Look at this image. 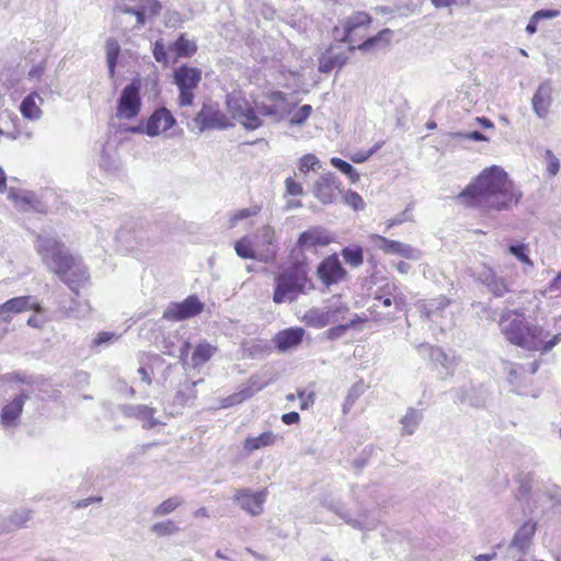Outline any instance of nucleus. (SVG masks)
I'll return each mask as SVG.
<instances>
[{
	"label": "nucleus",
	"mask_w": 561,
	"mask_h": 561,
	"mask_svg": "<svg viewBox=\"0 0 561 561\" xmlns=\"http://www.w3.org/2000/svg\"><path fill=\"white\" fill-rule=\"evenodd\" d=\"M522 198L508 178V174L497 165L484 169L459 195L462 204L484 211L508 210Z\"/></svg>",
	"instance_id": "obj_1"
},
{
	"label": "nucleus",
	"mask_w": 561,
	"mask_h": 561,
	"mask_svg": "<svg viewBox=\"0 0 561 561\" xmlns=\"http://www.w3.org/2000/svg\"><path fill=\"white\" fill-rule=\"evenodd\" d=\"M35 250L49 271L60 277L69 288L77 291L89 278V273L80 257L71 255L56 237L39 233Z\"/></svg>",
	"instance_id": "obj_2"
},
{
	"label": "nucleus",
	"mask_w": 561,
	"mask_h": 561,
	"mask_svg": "<svg viewBox=\"0 0 561 561\" xmlns=\"http://www.w3.org/2000/svg\"><path fill=\"white\" fill-rule=\"evenodd\" d=\"M500 328L506 340L528 351L549 352L561 340V334L549 337L541 327L526 322L524 316L516 310L501 314Z\"/></svg>",
	"instance_id": "obj_3"
},
{
	"label": "nucleus",
	"mask_w": 561,
	"mask_h": 561,
	"mask_svg": "<svg viewBox=\"0 0 561 561\" xmlns=\"http://www.w3.org/2000/svg\"><path fill=\"white\" fill-rule=\"evenodd\" d=\"M312 288L307 265L296 262L275 277L273 301L277 305L293 302L299 295Z\"/></svg>",
	"instance_id": "obj_4"
},
{
	"label": "nucleus",
	"mask_w": 561,
	"mask_h": 561,
	"mask_svg": "<svg viewBox=\"0 0 561 561\" xmlns=\"http://www.w3.org/2000/svg\"><path fill=\"white\" fill-rule=\"evenodd\" d=\"M370 22L371 18L366 12H356L343 22L341 41L350 44V51L355 49L369 51L376 47H383L389 43L391 32L390 30H383L377 35L367 38L357 46L354 45L357 38L362 37V33L367 30Z\"/></svg>",
	"instance_id": "obj_5"
},
{
	"label": "nucleus",
	"mask_w": 561,
	"mask_h": 561,
	"mask_svg": "<svg viewBox=\"0 0 561 561\" xmlns=\"http://www.w3.org/2000/svg\"><path fill=\"white\" fill-rule=\"evenodd\" d=\"M405 307V297L399 287L393 283H388L379 289L369 307V312L375 319L393 321L397 313L403 311Z\"/></svg>",
	"instance_id": "obj_6"
},
{
	"label": "nucleus",
	"mask_w": 561,
	"mask_h": 561,
	"mask_svg": "<svg viewBox=\"0 0 561 561\" xmlns=\"http://www.w3.org/2000/svg\"><path fill=\"white\" fill-rule=\"evenodd\" d=\"M202 80V70L186 65L180 66L174 70L173 82L179 89L180 106H190L193 104L194 90Z\"/></svg>",
	"instance_id": "obj_7"
},
{
	"label": "nucleus",
	"mask_w": 561,
	"mask_h": 561,
	"mask_svg": "<svg viewBox=\"0 0 561 561\" xmlns=\"http://www.w3.org/2000/svg\"><path fill=\"white\" fill-rule=\"evenodd\" d=\"M26 310H42V306L36 301L33 296H20L7 300L0 306V339L4 337L10 329L14 314Z\"/></svg>",
	"instance_id": "obj_8"
},
{
	"label": "nucleus",
	"mask_w": 561,
	"mask_h": 561,
	"mask_svg": "<svg viewBox=\"0 0 561 561\" xmlns=\"http://www.w3.org/2000/svg\"><path fill=\"white\" fill-rule=\"evenodd\" d=\"M227 106L234 119L239 121L245 129L254 130L262 126V119L251 104L239 94L227 96Z\"/></svg>",
	"instance_id": "obj_9"
},
{
	"label": "nucleus",
	"mask_w": 561,
	"mask_h": 561,
	"mask_svg": "<svg viewBox=\"0 0 561 561\" xmlns=\"http://www.w3.org/2000/svg\"><path fill=\"white\" fill-rule=\"evenodd\" d=\"M253 247L260 253V262L271 263L278 252V240L274 227L265 225L259 228L253 236Z\"/></svg>",
	"instance_id": "obj_10"
},
{
	"label": "nucleus",
	"mask_w": 561,
	"mask_h": 561,
	"mask_svg": "<svg viewBox=\"0 0 561 561\" xmlns=\"http://www.w3.org/2000/svg\"><path fill=\"white\" fill-rule=\"evenodd\" d=\"M335 234L322 226H312L302 231L296 242V249L299 252L310 251L317 248H323L334 242Z\"/></svg>",
	"instance_id": "obj_11"
},
{
	"label": "nucleus",
	"mask_w": 561,
	"mask_h": 561,
	"mask_svg": "<svg viewBox=\"0 0 561 561\" xmlns=\"http://www.w3.org/2000/svg\"><path fill=\"white\" fill-rule=\"evenodd\" d=\"M204 310V302L192 295L181 302H172L164 310L162 318L168 321H183L198 316Z\"/></svg>",
	"instance_id": "obj_12"
},
{
	"label": "nucleus",
	"mask_w": 561,
	"mask_h": 561,
	"mask_svg": "<svg viewBox=\"0 0 561 561\" xmlns=\"http://www.w3.org/2000/svg\"><path fill=\"white\" fill-rule=\"evenodd\" d=\"M201 131L206 129H225L230 126L229 118L217 103L204 104L194 118Z\"/></svg>",
	"instance_id": "obj_13"
},
{
	"label": "nucleus",
	"mask_w": 561,
	"mask_h": 561,
	"mask_svg": "<svg viewBox=\"0 0 561 561\" xmlns=\"http://www.w3.org/2000/svg\"><path fill=\"white\" fill-rule=\"evenodd\" d=\"M141 106V100L139 94V85L135 82L126 85L117 102L116 116L121 119H133L135 118Z\"/></svg>",
	"instance_id": "obj_14"
},
{
	"label": "nucleus",
	"mask_w": 561,
	"mask_h": 561,
	"mask_svg": "<svg viewBox=\"0 0 561 561\" xmlns=\"http://www.w3.org/2000/svg\"><path fill=\"white\" fill-rule=\"evenodd\" d=\"M369 239L377 249L381 250L386 254L400 255L404 259L413 261L421 259V251L411 247L410 244L397 240H390L379 234H371Z\"/></svg>",
	"instance_id": "obj_15"
},
{
	"label": "nucleus",
	"mask_w": 561,
	"mask_h": 561,
	"mask_svg": "<svg viewBox=\"0 0 561 561\" xmlns=\"http://www.w3.org/2000/svg\"><path fill=\"white\" fill-rule=\"evenodd\" d=\"M266 497V489L254 492L251 489L244 488L236 491L233 501L251 516H259L263 513Z\"/></svg>",
	"instance_id": "obj_16"
},
{
	"label": "nucleus",
	"mask_w": 561,
	"mask_h": 561,
	"mask_svg": "<svg viewBox=\"0 0 561 561\" xmlns=\"http://www.w3.org/2000/svg\"><path fill=\"white\" fill-rule=\"evenodd\" d=\"M134 3L129 5L122 3L117 10L123 13L136 15V26L139 28L145 25L147 18H153L160 13L161 4L158 0H128Z\"/></svg>",
	"instance_id": "obj_17"
},
{
	"label": "nucleus",
	"mask_w": 561,
	"mask_h": 561,
	"mask_svg": "<svg viewBox=\"0 0 561 561\" xmlns=\"http://www.w3.org/2000/svg\"><path fill=\"white\" fill-rule=\"evenodd\" d=\"M318 277L321 282L330 287L331 285L337 284L346 276V271L342 266L336 254H332L325 257L317 268Z\"/></svg>",
	"instance_id": "obj_18"
},
{
	"label": "nucleus",
	"mask_w": 561,
	"mask_h": 561,
	"mask_svg": "<svg viewBox=\"0 0 561 561\" xmlns=\"http://www.w3.org/2000/svg\"><path fill=\"white\" fill-rule=\"evenodd\" d=\"M340 182L332 172L322 174L314 183L313 194L322 204H331L340 192Z\"/></svg>",
	"instance_id": "obj_19"
},
{
	"label": "nucleus",
	"mask_w": 561,
	"mask_h": 561,
	"mask_svg": "<svg viewBox=\"0 0 561 561\" xmlns=\"http://www.w3.org/2000/svg\"><path fill=\"white\" fill-rule=\"evenodd\" d=\"M270 380H261L257 376L249 378L247 383L236 393H232L222 400V408H229L243 402L253 397L256 392L264 389Z\"/></svg>",
	"instance_id": "obj_20"
},
{
	"label": "nucleus",
	"mask_w": 561,
	"mask_h": 561,
	"mask_svg": "<svg viewBox=\"0 0 561 561\" xmlns=\"http://www.w3.org/2000/svg\"><path fill=\"white\" fill-rule=\"evenodd\" d=\"M25 393L18 394L12 401L8 402L1 410L0 422L3 427H15L18 420L23 411L25 401L27 400Z\"/></svg>",
	"instance_id": "obj_21"
},
{
	"label": "nucleus",
	"mask_w": 561,
	"mask_h": 561,
	"mask_svg": "<svg viewBox=\"0 0 561 561\" xmlns=\"http://www.w3.org/2000/svg\"><path fill=\"white\" fill-rule=\"evenodd\" d=\"M175 123L174 117L165 107L153 112L146 125V134L153 137L170 129Z\"/></svg>",
	"instance_id": "obj_22"
},
{
	"label": "nucleus",
	"mask_w": 561,
	"mask_h": 561,
	"mask_svg": "<svg viewBox=\"0 0 561 561\" xmlns=\"http://www.w3.org/2000/svg\"><path fill=\"white\" fill-rule=\"evenodd\" d=\"M421 350L428 354L431 360L436 365L440 366L444 371H440L443 376H450L454 374L457 366L456 357L451 354L444 352L440 347L432 345H422Z\"/></svg>",
	"instance_id": "obj_23"
},
{
	"label": "nucleus",
	"mask_w": 561,
	"mask_h": 561,
	"mask_svg": "<svg viewBox=\"0 0 561 561\" xmlns=\"http://www.w3.org/2000/svg\"><path fill=\"white\" fill-rule=\"evenodd\" d=\"M552 102V85L550 81H543L533 96L531 104L534 112L545 118L548 115Z\"/></svg>",
	"instance_id": "obj_24"
},
{
	"label": "nucleus",
	"mask_w": 561,
	"mask_h": 561,
	"mask_svg": "<svg viewBox=\"0 0 561 561\" xmlns=\"http://www.w3.org/2000/svg\"><path fill=\"white\" fill-rule=\"evenodd\" d=\"M305 330L301 328H289L278 332L273 342L275 347L284 353L301 343Z\"/></svg>",
	"instance_id": "obj_25"
},
{
	"label": "nucleus",
	"mask_w": 561,
	"mask_h": 561,
	"mask_svg": "<svg viewBox=\"0 0 561 561\" xmlns=\"http://www.w3.org/2000/svg\"><path fill=\"white\" fill-rule=\"evenodd\" d=\"M119 410L126 417H136L145 421L146 423L144 424V426L147 428H152L159 424L158 420L153 417L156 410L148 405L124 404L121 405Z\"/></svg>",
	"instance_id": "obj_26"
},
{
	"label": "nucleus",
	"mask_w": 561,
	"mask_h": 561,
	"mask_svg": "<svg viewBox=\"0 0 561 561\" xmlns=\"http://www.w3.org/2000/svg\"><path fill=\"white\" fill-rule=\"evenodd\" d=\"M478 279L495 296L503 297L510 291L508 285L491 268H484L478 274Z\"/></svg>",
	"instance_id": "obj_27"
},
{
	"label": "nucleus",
	"mask_w": 561,
	"mask_h": 561,
	"mask_svg": "<svg viewBox=\"0 0 561 561\" xmlns=\"http://www.w3.org/2000/svg\"><path fill=\"white\" fill-rule=\"evenodd\" d=\"M536 533V523L528 520L524 523L516 531L511 548L517 549L520 554H524L531 543V539Z\"/></svg>",
	"instance_id": "obj_28"
},
{
	"label": "nucleus",
	"mask_w": 561,
	"mask_h": 561,
	"mask_svg": "<svg viewBox=\"0 0 561 561\" xmlns=\"http://www.w3.org/2000/svg\"><path fill=\"white\" fill-rule=\"evenodd\" d=\"M43 103V98L37 92H32L21 102L20 112L24 118L37 121L43 115V111L41 110Z\"/></svg>",
	"instance_id": "obj_29"
},
{
	"label": "nucleus",
	"mask_w": 561,
	"mask_h": 561,
	"mask_svg": "<svg viewBox=\"0 0 561 561\" xmlns=\"http://www.w3.org/2000/svg\"><path fill=\"white\" fill-rule=\"evenodd\" d=\"M337 514L340 515L341 518L344 519V522L347 525H350L351 527H353L355 529L363 530V531H368V530L375 529L379 523V519L376 516H374L367 512L360 513L357 518L351 517L345 512L337 513Z\"/></svg>",
	"instance_id": "obj_30"
},
{
	"label": "nucleus",
	"mask_w": 561,
	"mask_h": 561,
	"mask_svg": "<svg viewBox=\"0 0 561 561\" xmlns=\"http://www.w3.org/2000/svg\"><path fill=\"white\" fill-rule=\"evenodd\" d=\"M304 319L308 325L316 329H321L328 324L335 323V319L330 316L329 308H311L305 313Z\"/></svg>",
	"instance_id": "obj_31"
},
{
	"label": "nucleus",
	"mask_w": 561,
	"mask_h": 561,
	"mask_svg": "<svg viewBox=\"0 0 561 561\" xmlns=\"http://www.w3.org/2000/svg\"><path fill=\"white\" fill-rule=\"evenodd\" d=\"M254 111H256V115L261 118L271 117L274 122H279L286 115L291 113V106H280L278 104H265V103H256Z\"/></svg>",
	"instance_id": "obj_32"
},
{
	"label": "nucleus",
	"mask_w": 561,
	"mask_h": 561,
	"mask_svg": "<svg viewBox=\"0 0 561 561\" xmlns=\"http://www.w3.org/2000/svg\"><path fill=\"white\" fill-rule=\"evenodd\" d=\"M32 518V511L28 508H19L14 511L8 522L0 525L1 533H10L13 529L25 527L26 523Z\"/></svg>",
	"instance_id": "obj_33"
},
{
	"label": "nucleus",
	"mask_w": 561,
	"mask_h": 561,
	"mask_svg": "<svg viewBox=\"0 0 561 561\" xmlns=\"http://www.w3.org/2000/svg\"><path fill=\"white\" fill-rule=\"evenodd\" d=\"M348 56L344 53L335 54L333 49L328 50L319 59V71L322 73H329L335 67L341 68L347 61Z\"/></svg>",
	"instance_id": "obj_34"
},
{
	"label": "nucleus",
	"mask_w": 561,
	"mask_h": 561,
	"mask_svg": "<svg viewBox=\"0 0 561 561\" xmlns=\"http://www.w3.org/2000/svg\"><path fill=\"white\" fill-rule=\"evenodd\" d=\"M423 420V412L414 408H409L407 413L400 419L401 435H412Z\"/></svg>",
	"instance_id": "obj_35"
},
{
	"label": "nucleus",
	"mask_w": 561,
	"mask_h": 561,
	"mask_svg": "<svg viewBox=\"0 0 561 561\" xmlns=\"http://www.w3.org/2000/svg\"><path fill=\"white\" fill-rule=\"evenodd\" d=\"M217 352V347L211 345L207 341L199 342L192 355V366L199 367L207 363L214 354Z\"/></svg>",
	"instance_id": "obj_36"
},
{
	"label": "nucleus",
	"mask_w": 561,
	"mask_h": 561,
	"mask_svg": "<svg viewBox=\"0 0 561 561\" xmlns=\"http://www.w3.org/2000/svg\"><path fill=\"white\" fill-rule=\"evenodd\" d=\"M275 442L276 435L268 431L260 434L256 437H248L244 440L243 447L249 454H252L260 448L273 446Z\"/></svg>",
	"instance_id": "obj_37"
},
{
	"label": "nucleus",
	"mask_w": 561,
	"mask_h": 561,
	"mask_svg": "<svg viewBox=\"0 0 561 561\" xmlns=\"http://www.w3.org/2000/svg\"><path fill=\"white\" fill-rule=\"evenodd\" d=\"M105 53H106V65L108 69L110 78L113 79L115 77V69L118 60V56L121 54V46L118 42L110 37L105 42Z\"/></svg>",
	"instance_id": "obj_38"
},
{
	"label": "nucleus",
	"mask_w": 561,
	"mask_h": 561,
	"mask_svg": "<svg viewBox=\"0 0 561 561\" xmlns=\"http://www.w3.org/2000/svg\"><path fill=\"white\" fill-rule=\"evenodd\" d=\"M448 305L449 300L446 297L440 296L425 302L422 306V313H424L428 320L435 321Z\"/></svg>",
	"instance_id": "obj_39"
},
{
	"label": "nucleus",
	"mask_w": 561,
	"mask_h": 561,
	"mask_svg": "<svg viewBox=\"0 0 561 561\" xmlns=\"http://www.w3.org/2000/svg\"><path fill=\"white\" fill-rule=\"evenodd\" d=\"M234 250L237 255L241 259L256 260L260 262V253L253 247V241L250 237H243L236 241Z\"/></svg>",
	"instance_id": "obj_40"
},
{
	"label": "nucleus",
	"mask_w": 561,
	"mask_h": 561,
	"mask_svg": "<svg viewBox=\"0 0 561 561\" xmlns=\"http://www.w3.org/2000/svg\"><path fill=\"white\" fill-rule=\"evenodd\" d=\"M170 50L176 53L178 57H191L197 50L195 42L188 39L185 34H181L179 38L169 47Z\"/></svg>",
	"instance_id": "obj_41"
},
{
	"label": "nucleus",
	"mask_w": 561,
	"mask_h": 561,
	"mask_svg": "<svg viewBox=\"0 0 561 561\" xmlns=\"http://www.w3.org/2000/svg\"><path fill=\"white\" fill-rule=\"evenodd\" d=\"M116 238L128 249H133L136 245H142L141 231H131L127 228H121L117 231Z\"/></svg>",
	"instance_id": "obj_42"
},
{
	"label": "nucleus",
	"mask_w": 561,
	"mask_h": 561,
	"mask_svg": "<svg viewBox=\"0 0 561 561\" xmlns=\"http://www.w3.org/2000/svg\"><path fill=\"white\" fill-rule=\"evenodd\" d=\"M341 254L345 263L351 265L352 267H358L363 264V249L359 245L345 247L344 249H342Z\"/></svg>",
	"instance_id": "obj_43"
},
{
	"label": "nucleus",
	"mask_w": 561,
	"mask_h": 561,
	"mask_svg": "<svg viewBox=\"0 0 561 561\" xmlns=\"http://www.w3.org/2000/svg\"><path fill=\"white\" fill-rule=\"evenodd\" d=\"M150 531L158 537H167L178 534L180 527L172 519L158 522L150 527Z\"/></svg>",
	"instance_id": "obj_44"
},
{
	"label": "nucleus",
	"mask_w": 561,
	"mask_h": 561,
	"mask_svg": "<svg viewBox=\"0 0 561 561\" xmlns=\"http://www.w3.org/2000/svg\"><path fill=\"white\" fill-rule=\"evenodd\" d=\"M182 499L179 496L169 497L152 510V515L154 517L169 515L174 512L182 504Z\"/></svg>",
	"instance_id": "obj_45"
},
{
	"label": "nucleus",
	"mask_w": 561,
	"mask_h": 561,
	"mask_svg": "<svg viewBox=\"0 0 561 561\" xmlns=\"http://www.w3.org/2000/svg\"><path fill=\"white\" fill-rule=\"evenodd\" d=\"M331 164L334 168H336L337 170H340L342 173L347 175L353 183H355V182H357L359 180L358 172L348 162H346V161H344V160H342L340 158H335L334 157V158L331 159Z\"/></svg>",
	"instance_id": "obj_46"
},
{
	"label": "nucleus",
	"mask_w": 561,
	"mask_h": 561,
	"mask_svg": "<svg viewBox=\"0 0 561 561\" xmlns=\"http://www.w3.org/2000/svg\"><path fill=\"white\" fill-rule=\"evenodd\" d=\"M508 251L512 255H514L518 261L526 264L529 267L534 266L533 261L528 255V247L524 243L511 244L508 247Z\"/></svg>",
	"instance_id": "obj_47"
},
{
	"label": "nucleus",
	"mask_w": 561,
	"mask_h": 561,
	"mask_svg": "<svg viewBox=\"0 0 561 561\" xmlns=\"http://www.w3.org/2000/svg\"><path fill=\"white\" fill-rule=\"evenodd\" d=\"M312 106L309 104H305L300 106L289 119L290 126H302L307 119L310 117L312 113Z\"/></svg>",
	"instance_id": "obj_48"
},
{
	"label": "nucleus",
	"mask_w": 561,
	"mask_h": 561,
	"mask_svg": "<svg viewBox=\"0 0 561 561\" xmlns=\"http://www.w3.org/2000/svg\"><path fill=\"white\" fill-rule=\"evenodd\" d=\"M260 210H261V207L257 206V205H254V206H251L249 208H243V209H239V210L234 211L230 216V220H229L230 221V226L234 227L238 221L247 219V218L252 217V216H255V215H257L260 213Z\"/></svg>",
	"instance_id": "obj_49"
},
{
	"label": "nucleus",
	"mask_w": 561,
	"mask_h": 561,
	"mask_svg": "<svg viewBox=\"0 0 561 561\" xmlns=\"http://www.w3.org/2000/svg\"><path fill=\"white\" fill-rule=\"evenodd\" d=\"M344 202L351 206L354 210H362L365 207V202L362 196L353 191H347L344 195Z\"/></svg>",
	"instance_id": "obj_50"
},
{
	"label": "nucleus",
	"mask_w": 561,
	"mask_h": 561,
	"mask_svg": "<svg viewBox=\"0 0 561 561\" xmlns=\"http://www.w3.org/2000/svg\"><path fill=\"white\" fill-rule=\"evenodd\" d=\"M359 321V318L356 316L355 319L351 320L347 324H341L333 327L328 330L329 339H337L341 337L350 328L354 327Z\"/></svg>",
	"instance_id": "obj_51"
},
{
	"label": "nucleus",
	"mask_w": 561,
	"mask_h": 561,
	"mask_svg": "<svg viewBox=\"0 0 561 561\" xmlns=\"http://www.w3.org/2000/svg\"><path fill=\"white\" fill-rule=\"evenodd\" d=\"M319 159L311 153L305 154L299 162V170L301 172H308L310 170H316V167L319 164Z\"/></svg>",
	"instance_id": "obj_52"
},
{
	"label": "nucleus",
	"mask_w": 561,
	"mask_h": 561,
	"mask_svg": "<svg viewBox=\"0 0 561 561\" xmlns=\"http://www.w3.org/2000/svg\"><path fill=\"white\" fill-rule=\"evenodd\" d=\"M153 57L158 62L168 64V53L162 39L156 41L153 44Z\"/></svg>",
	"instance_id": "obj_53"
},
{
	"label": "nucleus",
	"mask_w": 561,
	"mask_h": 561,
	"mask_svg": "<svg viewBox=\"0 0 561 561\" xmlns=\"http://www.w3.org/2000/svg\"><path fill=\"white\" fill-rule=\"evenodd\" d=\"M118 339V336L115 334V333H112V332H100L96 337L93 340V343L92 345L94 347H99V346H102V345H108L111 343H113L114 341H116Z\"/></svg>",
	"instance_id": "obj_54"
},
{
	"label": "nucleus",
	"mask_w": 561,
	"mask_h": 561,
	"mask_svg": "<svg viewBox=\"0 0 561 561\" xmlns=\"http://www.w3.org/2000/svg\"><path fill=\"white\" fill-rule=\"evenodd\" d=\"M382 146V142H377L375 146H373L368 151L366 152H356L351 156V160L354 163H363L367 161L378 149H380Z\"/></svg>",
	"instance_id": "obj_55"
},
{
	"label": "nucleus",
	"mask_w": 561,
	"mask_h": 561,
	"mask_svg": "<svg viewBox=\"0 0 561 561\" xmlns=\"http://www.w3.org/2000/svg\"><path fill=\"white\" fill-rule=\"evenodd\" d=\"M546 158H547V162H548V165H547L548 173L550 175H556L560 169L559 159L550 150L546 151Z\"/></svg>",
	"instance_id": "obj_56"
},
{
	"label": "nucleus",
	"mask_w": 561,
	"mask_h": 561,
	"mask_svg": "<svg viewBox=\"0 0 561 561\" xmlns=\"http://www.w3.org/2000/svg\"><path fill=\"white\" fill-rule=\"evenodd\" d=\"M410 220H411V217L409 215V208H407L401 214H399V215L394 216L393 218L387 220L386 229L389 230V229H391L394 226L401 225V224H403L405 221H410Z\"/></svg>",
	"instance_id": "obj_57"
},
{
	"label": "nucleus",
	"mask_w": 561,
	"mask_h": 561,
	"mask_svg": "<svg viewBox=\"0 0 561 561\" xmlns=\"http://www.w3.org/2000/svg\"><path fill=\"white\" fill-rule=\"evenodd\" d=\"M34 311L36 312V314H33L28 318L27 324L32 328L41 329L47 322V319L43 316L44 308L42 307V310L39 312L37 310Z\"/></svg>",
	"instance_id": "obj_58"
},
{
	"label": "nucleus",
	"mask_w": 561,
	"mask_h": 561,
	"mask_svg": "<svg viewBox=\"0 0 561 561\" xmlns=\"http://www.w3.org/2000/svg\"><path fill=\"white\" fill-rule=\"evenodd\" d=\"M331 318L335 319V323L341 319H344V314L348 311V307L344 304L329 307Z\"/></svg>",
	"instance_id": "obj_59"
},
{
	"label": "nucleus",
	"mask_w": 561,
	"mask_h": 561,
	"mask_svg": "<svg viewBox=\"0 0 561 561\" xmlns=\"http://www.w3.org/2000/svg\"><path fill=\"white\" fill-rule=\"evenodd\" d=\"M286 192L293 196H299L302 194V186L297 183L293 178H287L285 181Z\"/></svg>",
	"instance_id": "obj_60"
},
{
	"label": "nucleus",
	"mask_w": 561,
	"mask_h": 561,
	"mask_svg": "<svg viewBox=\"0 0 561 561\" xmlns=\"http://www.w3.org/2000/svg\"><path fill=\"white\" fill-rule=\"evenodd\" d=\"M456 137L461 138V139H469V140H473V141H485L488 139L482 133H480L478 130L466 133V134L457 133Z\"/></svg>",
	"instance_id": "obj_61"
},
{
	"label": "nucleus",
	"mask_w": 561,
	"mask_h": 561,
	"mask_svg": "<svg viewBox=\"0 0 561 561\" xmlns=\"http://www.w3.org/2000/svg\"><path fill=\"white\" fill-rule=\"evenodd\" d=\"M559 15V11L557 10H539L534 13V18L539 22L543 19H553Z\"/></svg>",
	"instance_id": "obj_62"
},
{
	"label": "nucleus",
	"mask_w": 561,
	"mask_h": 561,
	"mask_svg": "<svg viewBox=\"0 0 561 561\" xmlns=\"http://www.w3.org/2000/svg\"><path fill=\"white\" fill-rule=\"evenodd\" d=\"M300 420V415L298 412H288L282 415V421L286 425H291L298 423Z\"/></svg>",
	"instance_id": "obj_63"
},
{
	"label": "nucleus",
	"mask_w": 561,
	"mask_h": 561,
	"mask_svg": "<svg viewBox=\"0 0 561 561\" xmlns=\"http://www.w3.org/2000/svg\"><path fill=\"white\" fill-rule=\"evenodd\" d=\"M101 502H102L101 496H90V497L82 499V500L78 501L75 506L77 508H85L93 503H101Z\"/></svg>",
	"instance_id": "obj_64"
}]
</instances>
